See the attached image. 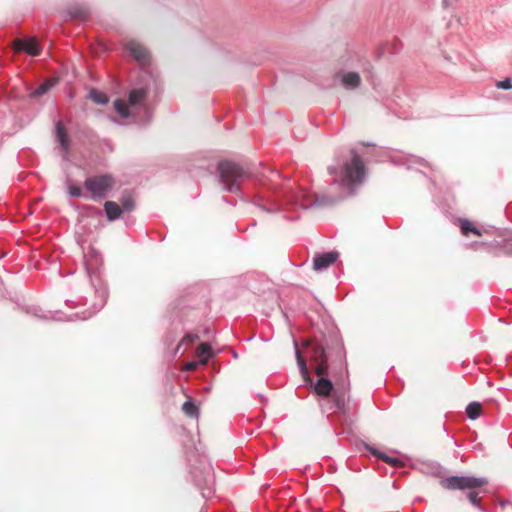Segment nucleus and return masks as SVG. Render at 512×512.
I'll return each instance as SVG.
<instances>
[{
	"label": "nucleus",
	"mask_w": 512,
	"mask_h": 512,
	"mask_svg": "<svg viewBox=\"0 0 512 512\" xmlns=\"http://www.w3.org/2000/svg\"><path fill=\"white\" fill-rule=\"evenodd\" d=\"M350 161L339 165H330L328 173L333 180L324 193H312L303 189L285 188L282 193L287 204L304 209L331 206L353 196L365 178V166L359 155L351 150Z\"/></svg>",
	"instance_id": "1"
},
{
	"label": "nucleus",
	"mask_w": 512,
	"mask_h": 512,
	"mask_svg": "<svg viewBox=\"0 0 512 512\" xmlns=\"http://www.w3.org/2000/svg\"><path fill=\"white\" fill-rule=\"evenodd\" d=\"M487 479L484 477L474 476H450L440 481L441 486L447 490H467L466 497L469 502L477 507L480 512H486L479 504V493L476 489L483 487L487 484Z\"/></svg>",
	"instance_id": "2"
},
{
	"label": "nucleus",
	"mask_w": 512,
	"mask_h": 512,
	"mask_svg": "<svg viewBox=\"0 0 512 512\" xmlns=\"http://www.w3.org/2000/svg\"><path fill=\"white\" fill-rule=\"evenodd\" d=\"M220 184L223 190L240 194L241 184L250 177V172L238 163L225 160L218 165Z\"/></svg>",
	"instance_id": "3"
},
{
	"label": "nucleus",
	"mask_w": 512,
	"mask_h": 512,
	"mask_svg": "<svg viewBox=\"0 0 512 512\" xmlns=\"http://www.w3.org/2000/svg\"><path fill=\"white\" fill-rule=\"evenodd\" d=\"M147 94L148 86L134 88L129 92L128 104L122 99L114 101L115 110L122 118H128L134 115L138 108H143L145 113L148 114L149 109L144 104Z\"/></svg>",
	"instance_id": "4"
},
{
	"label": "nucleus",
	"mask_w": 512,
	"mask_h": 512,
	"mask_svg": "<svg viewBox=\"0 0 512 512\" xmlns=\"http://www.w3.org/2000/svg\"><path fill=\"white\" fill-rule=\"evenodd\" d=\"M191 474L202 497L205 499L211 498L214 494V472L212 465L205 459H201L200 466L193 467Z\"/></svg>",
	"instance_id": "5"
},
{
	"label": "nucleus",
	"mask_w": 512,
	"mask_h": 512,
	"mask_svg": "<svg viewBox=\"0 0 512 512\" xmlns=\"http://www.w3.org/2000/svg\"><path fill=\"white\" fill-rule=\"evenodd\" d=\"M114 184L115 181L111 175L91 176L84 181V187L93 200L106 198Z\"/></svg>",
	"instance_id": "6"
},
{
	"label": "nucleus",
	"mask_w": 512,
	"mask_h": 512,
	"mask_svg": "<svg viewBox=\"0 0 512 512\" xmlns=\"http://www.w3.org/2000/svg\"><path fill=\"white\" fill-rule=\"evenodd\" d=\"M306 353L310 361L315 364V373L323 376L328 371L327 356L322 344L310 341L306 346Z\"/></svg>",
	"instance_id": "7"
},
{
	"label": "nucleus",
	"mask_w": 512,
	"mask_h": 512,
	"mask_svg": "<svg viewBox=\"0 0 512 512\" xmlns=\"http://www.w3.org/2000/svg\"><path fill=\"white\" fill-rule=\"evenodd\" d=\"M125 49L132 56L142 69L150 63L149 51L139 42L131 40L125 44Z\"/></svg>",
	"instance_id": "8"
},
{
	"label": "nucleus",
	"mask_w": 512,
	"mask_h": 512,
	"mask_svg": "<svg viewBox=\"0 0 512 512\" xmlns=\"http://www.w3.org/2000/svg\"><path fill=\"white\" fill-rule=\"evenodd\" d=\"M16 51H24L31 56H38L41 52V47L36 38L17 39L14 42Z\"/></svg>",
	"instance_id": "9"
},
{
	"label": "nucleus",
	"mask_w": 512,
	"mask_h": 512,
	"mask_svg": "<svg viewBox=\"0 0 512 512\" xmlns=\"http://www.w3.org/2000/svg\"><path fill=\"white\" fill-rule=\"evenodd\" d=\"M336 251H330L322 254H316L313 258V268L316 271H324L332 265L338 258Z\"/></svg>",
	"instance_id": "10"
},
{
	"label": "nucleus",
	"mask_w": 512,
	"mask_h": 512,
	"mask_svg": "<svg viewBox=\"0 0 512 512\" xmlns=\"http://www.w3.org/2000/svg\"><path fill=\"white\" fill-rule=\"evenodd\" d=\"M335 80L339 81L346 89H355L361 83V77L357 72L339 71L335 74Z\"/></svg>",
	"instance_id": "11"
},
{
	"label": "nucleus",
	"mask_w": 512,
	"mask_h": 512,
	"mask_svg": "<svg viewBox=\"0 0 512 512\" xmlns=\"http://www.w3.org/2000/svg\"><path fill=\"white\" fill-rule=\"evenodd\" d=\"M333 390V384L332 382L325 377H320L316 384L314 385V391L316 394L320 396L327 397L331 394Z\"/></svg>",
	"instance_id": "12"
},
{
	"label": "nucleus",
	"mask_w": 512,
	"mask_h": 512,
	"mask_svg": "<svg viewBox=\"0 0 512 512\" xmlns=\"http://www.w3.org/2000/svg\"><path fill=\"white\" fill-rule=\"evenodd\" d=\"M255 204L263 211L268 213L278 212L281 209V205L275 200H265L263 197H257Z\"/></svg>",
	"instance_id": "13"
},
{
	"label": "nucleus",
	"mask_w": 512,
	"mask_h": 512,
	"mask_svg": "<svg viewBox=\"0 0 512 512\" xmlns=\"http://www.w3.org/2000/svg\"><path fill=\"white\" fill-rule=\"evenodd\" d=\"M55 130L57 141L59 142L64 153H67L69 148V138L66 133L65 127L61 121L56 123Z\"/></svg>",
	"instance_id": "14"
},
{
	"label": "nucleus",
	"mask_w": 512,
	"mask_h": 512,
	"mask_svg": "<svg viewBox=\"0 0 512 512\" xmlns=\"http://www.w3.org/2000/svg\"><path fill=\"white\" fill-rule=\"evenodd\" d=\"M104 210L109 221L117 220L123 212L122 208L113 201H106L104 203Z\"/></svg>",
	"instance_id": "15"
},
{
	"label": "nucleus",
	"mask_w": 512,
	"mask_h": 512,
	"mask_svg": "<svg viewBox=\"0 0 512 512\" xmlns=\"http://www.w3.org/2000/svg\"><path fill=\"white\" fill-rule=\"evenodd\" d=\"M197 356L200 358L199 363L205 365L212 356V349L209 343H201L197 349Z\"/></svg>",
	"instance_id": "16"
},
{
	"label": "nucleus",
	"mask_w": 512,
	"mask_h": 512,
	"mask_svg": "<svg viewBox=\"0 0 512 512\" xmlns=\"http://www.w3.org/2000/svg\"><path fill=\"white\" fill-rule=\"evenodd\" d=\"M459 227L463 235L468 236L469 233L481 236V231L469 220L459 219Z\"/></svg>",
	"instance_id": "17"
},
{
	"label": "nucleus",
	"mask_w": 512,
	"mask_h": 512,
	"mask_svg": "<svg viewBox=\"0 0 512 512\" xmlns=\"http://www.w3.org/2000/svg\"><path fill=\"white\" fill-rule=\"evenodd\" d=\"M331 409L341 412L343 415L346 414V400L344 393H335L333 395V404Z\"/></svg>",
	"instance_id": "18"
},
{
	"label": "nucleus",
	"mask_w": 512,
	"mask_h": 512,
	"mask_svg": "<svg viewBox=\"0 0 512 512\" xmlns=\"http://www.w3.org/2000/svg\"><path fill=\"white\" fill-rule=\"evenodd\" d=\"M367 449L374 455H376L378 458H380L381 460H383L384 462L392 465V466H400L402 464L401 460H399L398 458H393V457H389L387 456L385 453H382V452H379L378 450L372 448V447H369L367 446Z\"/></svg>",
	"instance_id": "19"
},
{
	"label": "nucleus",
	"mask_w": 512,
	"mask_h": 512,
	"mask_svg": "<svg viewBox=\"0 0 512 512\" xmlns=\"http://www.w3.org/2000/svg\"><path fill=\"white\" fill-rule=\"evenodd\" d=\"M295 352H296L297 364H298L301 375L303 376V378L305 380L310 381L309 372H308V368L306 366V362L303 359V357L301 356V353L297 347V344H295Z\"/></svg>",
	"instance_id": "20"
},
{
	"label": "nucleus",
	"mask_w": 512,
	"mask_h": 512,
	"mask_svg": "<svg viewBox=\"0 0 512 512\" xmlns=\"http://www.w3.org/2000/svg\"><path fill=\"white\" fill-rule=\"evenodd\" d=\"M481 405L478 402H471L466 408V414L469 419L475 420L480 416Z\"/></svg>",
	"instance_id": "21"
},
{
	"label": "nucleus",
	"mask_w": 512,
	"mask_h": 512,
	"mask_svg": "<svg viewBox=\"0 0 512 512\" xmlns=\"http://www.w3.org/2000/svg\"><path fill=\"white\" fill-rule=\"evenodd\" d=\"M182 410L189 417H198V408L192 399L184 402Z\"/></svg>",
	"instance_id": "22"
},
{
	"label": "nucleus",
	"mask_w": 512,
	"mask_h": 512,
	"mask_svg": "<svg viewBox=\"0 0 512 512\" xmlns=\"http://www.w3.org/2000/svg\"><path fill=\"white\" fill-rule=\"evenodd\" d=\"M54 85V81L53 80H48L44 83H42L39 87H37L31 94L30 96L32 98H37V97H40L42 95H44L45 93L48 92V90Z\"/></svg>",
	"instance_id": "23"
},
{
	"label": "nucleus",
	"mask_w": 512,
	"mask_h": 512,
	"mask_svg": "<svg viewBox=\"0 0 512 512\" xmlns=\"http://www.w3.org/2000/svg\"><path fill=\"white\" fill-rule=\"evenodd\" d=\"M120 202H121L120 207L122 208V211L130 212L133 210L134 200L129 193H124L120 198Z\"/></svg>",
	"instance_id": "24"
},
{
	"label": "nucleus",
	"mask_w": 512,
	"mask_h": 512,
	"mask_svg": "<svg viewBox=\"0 0 512 512\" xmlns=\"http://www.w3.org/2000/svg\"><path fill=\"white\" fill-rule=\"evenodd\" d=\"M90 98L97 104H106L108 102L107 95L95 89L90 92Z\"/></svg>",
	"instance_id": "25"
},
{
	"label": "nucleus",
	"mask_w": 512,
	"mask_h": 512,
	"mask_svg": "<svg viewBox=\"0 0 512 512\" xmlns=\"http://www.w3.org/2000/svg\"><path fill=\"white\" fill-rule=\"evenodd\" d=\"M85 259H86V267H87L88 271H90L91 267L94 265L90 262L91 260L95 261V265H97L98 262L101 260L100 255L93 249L89 252V254L85 255Z\"/></svg>",
	"instance_id": "26"
},
{
	"label": "nucleus",
	"mask_w": 512,
	"mask_h": 512,
	"mask_svg": "<svg viewBox=\"0 0 512 512\" xmlns=\"http://www.w3.org/2000/svg\"><path fill=\"white\" fill-rule=\"evenodd\" d=\"M405 164L408 165L409 168L413 167L414 164L425 165V161L422 158L416 157L414 155H409L405 161Z\"/></svg>",
	"instance_id": "27"
},
{
	"label": "nucleus",
	"mask_w": 512,
	"mask_h": 512,
	"mask_svg": "<svg viewBox=\"0 0 512 512\" xmlns=\"http://www.w3.org/2000/svg\"><path fill=\"white\" fill-rule=\"evenodd\" d=\"M68 193L71 197L79 198L83 196L82 189L76 185H70L68 187Z\"/></svg>",
	"instance_id": "28"
},
{
	"label": "nucleus",
	"mask_w": 512,
	"mask_h": 512,
	"mask_svg": "<svg viewBox=\"0 0 512 512\" xmlns=\"http://www.w3.org/2000/svg\"><path fill=\"white\" fill-rule=\"evenodd\" d=\"M197 339H198V335H197V334L187 333V334L183 337V339H182L181 343L177 346V348H176V353L179 351L180 345H181L182 343H193V342H194V341H196Z\"/></svg>",
	"instance_id": "29"
},
{
	"label": "nucleus",
	"mask_w": 512,
	"mask_h": 512,
	"mask_svg": "<svg viewBox=\"0 0 512 512\" xmlns=\"http://www.w3.org/2000/svg\"><path fill=\"white\" fill-rule=\"evenodd\" d=\"M496 87L503 90L512 89V80L510 78H505L502 81L497 82Z\"/></svg>",
	"instance_id": "30"
},
{
	"label": "nucleus",
	"mask_w": 512,
	"mask_h": 512,
	"mask_svg": "<svg viewBox=\"0 0 512 512\" xmlns=\"http://www.w3.org/2000/svg\"><path fill=\"white\" fill-rule=\"evenodd\" d=\"M97 292H99V293H100V297H101V303H100V305H99V308L97 309V310H100V309L104 306V304H105V302H106V299H107V291H106V289H105V288H101V289H100V290H98Z\"/></svg>",
	"instance_id": "31"
},
{
	"label": "nucleus",
	"mask_w": 512,
	"mask_h": 512,
	"mask_svg": "<svg viewBox=\"0 0 512 512\" xmlns=\"http://www.w3.org/2000/svg\"><path fill=\"white\" fill-rule=\"evenodd\" d=\"M198 363L197 362H190L186 365V370L188 371H192V370H195L196 367H197Z\"/></svg>",
	"instance_id": "32"
},
{
	"label": "nucleus",
	"mask_w": 512,
	"mask_h": 512,
	"mask_svg": "<svg viewBox=\"0 0 512 512\" xmlns=\"http://www.w3.org/2000/svg\"><path fill=\"white\" fill-rule=\"evenodd\" d=\"M77 319H81V320H85V319H88L89 317H91V313H89L88 315H84L82 317H80L78 314H75L74 315Z\"/></svg>",
	"instance_id": "33"
},
{
	"label": "nucleus",
	"mask_w": 512,
	"mask_h": 512,
	"mask_svg": "<svg viewBox=\"0 0 512 512\" xmlns=\"http://www.w3.org/2000/svg\"><path fill=\"white\" fill-rule=\"evenodd\" d=\"M275 177H280L279 172H277V171H271V180H273Z\"/></svg>",
	"instance_id": "34"
},
{
	"label": "nucleus",
	"mask_w": 512,
	"mask_h": 512,
	"mask_svg": "<svg viewBox=\"0 0 512 512\" xmlns=\"http://www.w3.org/2000/svg\"><path fill=\"white\" fill-rule=\"evenodd\" d=\"M85 16H86V13H84V12H82V11H81V12H79V13H75V14H73V17H85Z\"/></svg>",
	"instance_id": "35"
},
{
	"label": "nucleus",
	"mask_w": 512,
	"mask_h": 512,
	"mask_svg": "<svg viewBox=\"0 0 512 512\" xmlns=\"http://www.w3.org/2000/svg\"><path fill=\"white\" fill-rule=\"evenodd\" d=\"M448 2H449V0H444V1H443L444 6H447V5H448Z\"/></svg>",
	"instance_id": "36"
},
{
	"label": "nucleus",
	"mask_w": 512,
	"mask_h": 512,
	"mask_svg": "<svg viewBox=\"0 0 512 512\" xmlns=\"http://www.w3.org/2000/svg\"><path fill=\"white\" fill-rule=\"evenodd\" d=\"M511 254H512V251H511Z\"/></svg>",
	"instance_id": "37"
}]
</instances>
